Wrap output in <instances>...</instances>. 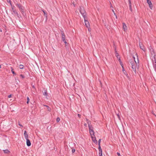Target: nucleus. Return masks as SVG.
I'll use <instances>...</instances> for the list:
<instances>
[{"label":"nucleus","instance_id":"6ab92c4d","mask_svg":"<svg viewBox=\"0 0 156 156\" xmlns=\"http://www.w3.org/2000/svg\"><path fill=\"white\" fill-rule=\"evenodd\" d=\"M5 154H9L10 152L8 150H3Z\"/></svg>","mask_w":156,"mask_h":156},{"label":"nucleus","instance_id":"c03bdc74","mask_svg":"<svg viewBox=\"0 0 156 156\" xmlns=\"http://www.w3.org/2000/svg\"><path fill=\"white\" fill-rule=\"evenodd\" d=\"M0 31L2 32V30L1 29H0Z\"/></svg>","mask_w":156,"mask_h":156},{"label":"nucleus","instance_id":"412c9836","mask_svg":"<svg viewBox=\"0 0 156 156\" xmlns=\"http://www.w3.org/2000/svg\"><path fill=\"white\" fill-rule=\"evenodd\" d=\"M24 66L22 65H19V68L21 69H22L23 68Z\"/></svg>","mask_w":156,"mask_h":156},{"label":"nucleus","instance_id":"9d476101","mask_svg":"<svg viewBox=\"0 0 156 156\" xmlns=\"http://www.w3.org/2000/svg\"><path fill=\"white\" fill-rule=\"evenodd\" d=\"M99 156H102V151L101 149V146L99 147Z\"/></svg>","mask_w":156,"mask_h":156},{"label":"nucleus","instance_id":"aec40b11","mask_svg":"<svg viewBox=\"0 0 156 156\" xmlns=\"http://www.w3.org/2000/svg\"><path fill=\"white\" fill-rule=\"evenodd\" d=\"M43 94L45 96L47 97L48 94L46 90H44V92L43 93Z\"/></svg>","mask_w":156,"mask_h":156},{"label":"nucleus","instance_id":"4468645a","mask_svg":"<svg viewBox=\"0 0 156 156\" xmlns=\"http://www.w3.org/2000/svg\"><path fill=\"white\" fill-rule=\"evenodd\" d=\"M26 139L27 140V146H30L31 145V144L30 140L28 139V138Z\"/></svg>","mask_w":156,"mask_h":156},{"label":"nucleus","instance_id":"ddd939ff","mask_svg":"<svg viewBox=\"0 0 156 156\" xmlns=\"http://www.w3.org/2000/svg\"><path fill=\"white\" fill-rule=\"evenodd\" d=\"M121 66H122V71H123V73L127 76V77H128V74L127 73H126V71H125V69H124V68L123 66V65H121Z\"/></svg>","mask_w":156,"mask_h":156},{"label":"nucleus","instance_id":"0eeeda50","mask_svg":"<svg viewBox=\"0 0 156 156\" xmlns=\"http://www.w3.org/2000/svg\"><path fill=\"white\" fill-rule=\"evenodd\" d=\"M139 46L141 49L142 50L144 51H146V49L143 45L141 43H139Z\"/></svg>","mask_w":156,"mask_h":156},{"label":"nucleus","instance_id":"c9c22d12","mask_svg":"<svg viewBox=\"0 0 156 156\" xmlns=\"http://www.w3.org/2000/svg\"><path fill=\"white\" fill-rule=\"evenodd\" d=\"M88 28V30L89 31H91V29L90 28V27L87 28Z\"/></svg>","mask_w":156,"mask_h":156},{"label":"nucleus","instance_id":"473e14b6","mask_svg":"<svg viewBox=\"0 0 156 156\" xmlns=\"http://www.w3.org/2000/svg\"><path fill=\"white\" fill-rule=\"evenodd\" d=\"M73 6H75V5H75V2H73Z\"/></svg>","mask_w":156,"mask_h":156},{"label":"nucleus","instance_id":"4be33fe9","mask_svg":"<svg viewBox=\"0 0 156 156\" xmlns=\"http://www.w3.org/2000/svg\"><path fill=\"white\" fill-rule=\"evenodd\" d=\"M11 71H12V73L13 74H16L14 71H13V69L12 68V67H11Z\"/></svg>","mask_w":156,"mask_h":156},{"label":"nucleus","instance_id":"c756f323","mask_svg":"<svg viewBox=\"0 0 156 156\" xmlns=\"http://www.w3.org/2000/svg\"><path fill=\"white\" fill-rule=\"evenodd\" d=\"M7 1L8 2H9L10 3V5H11V6H12V4H11V1L10 0H7Z\"/></svg>","mask_w":156,"mask_h":156},{"label":"nucleus","instance_id":"de8ad7c7","mask_svg":"<svg viewBox=\"0 0 156 156\" xmlns=\"http://www.w3.org/2000/svg\"><path fill=\"white\" fill-rule=\"evenodd\" d=\"M136 57L137 56V54H136Z\"/></svg>","mask_w":156,"mask_h":156},{"label":"nucleus","instance_id":"49530a36","mask_svg":"<svg viewBox=\"0 0 156 156\" xmlns=\"http://www.w3.org/2000/svg\"><path fill=\"white\" fill-rule=\"evenodd\" d=\"M112 5H111V7H112Z\"/></svg>","mask_w":156,"mask_h":156},{"label":"nucleus","instance_id":"58836bf2","mask_svg":"<svg viewBox=\"0 0 156 156\" xmlns=\"http://www.w3.org/2000/svg\"><path fill=\"white\" fill-rule=\"evenodd\" d=\"M129 5H131V2H130V0H129Z\"/></svg>","mask_w":156,"mask_h":156},{"label":"nucleus","instance_id":"7c9ffc66","mask_svg":"<svg viewBox=\"0 0 156 156\" xmlns=\"http://www.w3.org/2000/svg\"><path fill=\"white\" fill-rule=\"evenodd\" d=\"M112 12H113V13H114V14L115 15H116V14H115V12H114V10H113L112 9Z\"/></svg>","mask_w":156,"mask_h":156},{"label":"nucleus","instance_id":"bb28decb","mask_svg":"<svg viewBox=\"0 0 156 156\" xmlns=\"http://www.w3.org/2000/svg\"><path fill=\"white\" fill-rule=\"evenodd\" d=\"M75 151V150L74 148H72V151L73 153H74Z\"/></svg>","mask_w":156,"mask_h":156},{"label":"nucleus","instance_id":"79ce46f5","mask_svg":"<svg viewBox=\"0 0 156 156\" xmlns=\"http://www.w3.org/2000/svg\"><path fill=\"white\" fill-rule=\"evenodd\" d=\"M116 57L117 58H118V54L116 55Z\"/></svg>","mask_w":156,"mask_h":156},{"label":"nucleus","instance_id":"dca6fc26","mask_svg":"<svg viewBox=\"0 0 156 156\" xmlns=\"http://www.w3.org/2000/svg\"><path fill=\"white\" fill-rule=\"evenodd\" d=\"M89 133H90V135L91 136H94V131L91 130L90 131H89Z\"/></svg>","mask_w":156,"mask_h":156},{"label":"nucleus","instance_id":"f3484780","mask_svg":"<svg viewBox=\"0 0 156 156\" xmlns=\"http://www.w3.org/2000/svg\"><path fill=\"white\" fill-rule=\"evenodd\" d=\"M152 60L153 62V65L154 68L155 69V70L156 71V63H155V61H154V59H152Z\"/></svg>","mask_w":156,"mask_h":156},{"label":"nucleus","instance_id":"1a4fd4ad","mask_svg":"<svg viewBox=\"0 0 156 156\" xmlns=\"http://www.w3.org/2000/svg\"><path fill=\"white\" fill-rule=\"evenodd\" d=\"M122 25H122L123 29L125 31H126V30H127V27L125 23H123Z\"/></svg>","mask_w":156,"mask_h":156},{"label":"nucleus","instance_id":"f257e3e1","mask_svg":"<svg viewBox=\"0 0 156 156\" xmlns=\"http://www.w3.org/2000/svg\"><path fill=\"white\" fill-rule=\"evenodd\" d=\"M134 62L132 63L131 66L132 69L133 71L136 73V69H138L139 67V60L138 56H136V58L133 57Z\"/></svg>","mask_w":156,"mask_h":156},{"label":"nucleus","instance_id":"e433bc0d","mask_svg":"<svg viewBox=\"0 0 156 156\" xmlns=\"http://www.w3.org/2000/svg\"><path fill=\"white\" fill-rule=\"evenodd\" d=\"M11 97H12V95H11V94H10V95H9L8 96V98H11Z\"/></svg>","mask_w":156,"mask_h":156},{"label":"nucleus","instance_id":"423d86ee","mask_svg":"<svg viewBox=\"0 0 156 156\" xmlns=\"http://www.w3.org/2000/svg\"><path fill=\"white\" fill-rule=\"evenodd\" d=\"M147 2L148 3L150 9L151 10L153 9V5L150 0H147Z\"/></svg>","mask_w":156,"mask_h":156},{"label":"nucleus","instance_id":"4c0bfd02","mask_svg":"<svg viewBox=\"0 0 156 156\" xmlns=\"http://www.w3.org/2000/svg\"><path fill=\"white\" fill-rule=\"evenodd\" d=\"M19 125L20 126H22V127H23V126L20 124V122H19Z\"/></svg>","mask_w":156,"mask_h":156},{"label":"nucleus","instance_id":"c85d7f7f","mask_svg":"<svg viewBox=\"0 0 156 156\" xmlns=\"http://www.w3.org/2000/svg\"><path fill=\"white\" fill-rule=\"evenodd\" d=\"M27 103L28 104L29 103V102L30 101V99L28 97H27Z\"/></svg>","mask_w":156,"mask_h":156},{"label":"nucleus","instance_id":"393cba45","mask_svg":"<svg viewBox=\"0 0 156 156\" xmlns=\"http://www.w3.org/2000/svg\"><path fill=\"white\" fill-rule=\"evenodd\" d=\"M129 9H130V10L131 11V12H132V8L131 5H129Z\"/></svg>","mask_w":156,"mask_h":156},{"label":"nucleus","instance_id":"cd10ccee","mask_svg":"<svg viewBox=\"0 0 156 156\" xmlns=\"http://www.w3.org/2000/svg\"><path fill=\"white\" fill-rule=\"evenodd\" d=\"M101 139H99V140H98V145H99V146H100V142H101Z\"/></svg>","mask_w":156,"mask_h":156},{"label":"nucleus","instance_id":"7ed1b4c3","mask_svg":"<svg viewBox=\"0 0 156 156\" xmlns=\"http://www.w3.org/2000/svg\"><path fill=\"white\" fill-rule=\"evenodd\" d=\"M151 53V56L152 57V59L153 58H154V61H155V63H156V60L155 58V57L156 56L155 54L154 51L153 49H152L151 50H150Z\"/></svg>","mask_w":156,"mask_h":156},{"label":"nucleus","instance_id":"ea45409f","mask_svg":"<svg viewBox=\"0 0 156 156\" xmlns=\"http://www.w3.org/2000/svg\"><path fill=\"white\" fill-rule=\"evenodd\" d=\"M43 11L44 15H45V14H46V13L45 12H44V11L43 10Z\"/></svg>","mask_w":156,"mask_h":156},{"label":"nucleus","instance_id":"5701e85b","mask_svg":"<svg viewBox=\"0 0 156 156\" xmlns=\"http://www.w3.org/2000/svg\"><path fill=\"white\" fill-rule=\"evenodd\" d=\"M11 7H12V11L14 12H15V10L14 9V6H12V5L11 6Z\"/></svg>","mask_w":156,"mask_h":156},{"label":"nucleus","instance_id":"f704fd0d","mask_svg":"<svg viewBox=\"0 0 156 156\" xmlns=\"http://www.w3.org/2000/svg\"><path fill=\"white\" fill-rule=\"evenodd\" d=\"M63 41L64 42V43H65L66 44L67 43V42L66 41V40H65V41Z\"/></svg>","mask_w":156,"mask_h":156},{"label":"nucleus","instance_id":"6e6552de","mask_svg":"<svg viewBox=\"0 0 156 156\" xmlns=\"http://www.w3.org/2000/svg\"><path fill=\"white\" fill-rule=\"evenodd\" d=\"M85 23L86 26L87 28L90 27V24L88 21H87L85 18H84Z\"/></svg>","mask_w":156,"mask_h":156},{"label":"nucleus","instance_id":"f03ea898","mask_svg":"<svg viewBox=\"0 0 156 156\" xmlns=\"http://www.w3.org/2000/svg\"><path fill=\"white\" fill-rule=\"evenodd\" d=\"M80 12L82 15L83 17L84 18L86 14L83 7H80Z\"/></svg>","mask_w":156,"mask_h":156},{"label":"nucleus","instance_id":"9b49d317","mask_svg":"<svg viewBox=\"0 0 156 156\" xmlns=\"http://www.w3.org/2000/svg\"><path fill=\"white\" fill-rule=\"evenodd\" d=\"M91 137L92 139V140L94 142V143H95V144L97 143V141L96 140V137L95 136H91Z\"/></svg>","mask_w":156,"mask_h":156},{"label":"nucleus","instance_id":"20e7f679","mask_svg":"<svg viewBox=\"0 0 156 156\" xmlns=\"http://www.w3.org/2000/svg\"><path fill=\"white\" fill-rule=\"evenodd\" d=\"M86 121L88 125L89 131L93 130V128L91 125H90V122L87 119H86Z\"/></svg>","mask_w":156,"mask_h":156},{"label":"nucleus","instance_id":"b1692460","mask_svg":"<svg viewBox=\"0 0 156 156\" xmlns=\"http://www.w3.org/2000/svg\"><path fill=\"white\" fill-rule=\"evenodd\" d=\"M20 77L22 78V79H23L25 78L24 76L22 74H21L20 75Z\"/></svg>","mask_w":156,"mask_h":156},{"label":"nucleus","instance_id":"a18cd8bd","mask_svg":"<svg viewBox=\"0 0 156 156\" xmlns=\"http://www.w3.org/2000/svg\"><path fill=\"white\" fill-rule=\"evenodd\" d=\"M1 65H0V68H1Z\"/></svg>","mask_w":156,"mask_h":156},{"label":"nucleus","instance_id":"a211bd4d","mask_svg":"<svg viewBox=\"0 0 156 156\" xmlns=\"http://www.w3.org/2000/svg\"><path fill=\"white\" fill-rule=\"evenodd\" d=\"M44 106L47 107V109L48 111L49 112H50L51 111V108H50L48 106L44 105Z\"/></svg>","mask_w":156,"mask_h":156},{"label":"nucleus","instance_id":"39448f33","mask_svg":"<svg viewBox=\"0 0 156 156\" xmlns=\"http://www.w3.org/2000/svg\"><path fill=\"white\" fill-rule=\"evenodd\" d=\"M16 6L18 7L19 10L22 12H23V8L21 4L19 3H17L16 4Z\"/></svg>","mask_w":156,"mask_h":156},{"label":"nucleus","instance_id":"37998d69","mask_svg":"<svg viewBox=\"0 0 156 156\" xmlns=\"http://www.w3.org/2000/svg\"><path fill=\"white\" fill-rule=\"evenodd\" d=\"M152 114H153L155 116V115H155L154 113H152Z\"/></svg>","mask_w":156,"mask_h":156},{"label":"nucleus","instance_id":"a19ab883","mask_svg":"<svg viewBox=\"0 0 156 156\" xmlns=\"http://www.w3.org/2000/svg\"><path fill=\"white\" fill-rule=\"evenodd\" d=\"M78 116L79 117V118H80V116H81V115L79 114H78Z\"/></svg>","mask_w":156,"mask_h":156},{"label":"nucleus","instance_id":"72a5a7b5","mask_svg":"<svg viewBox=\"0 0 156 156\" xmlns=\"http://www.w3.org/2000/svg\"><path fill=\"white\" fill-rule=\"evenodd\" d=\"M84 126L86 127L87 126V124L85 123L84 124Z\"/></svg>","mask_w":156,"mask_h":156},{"label":"nucleus","instance_id":"2eb2a0df","mask_svg":"<svg viewBox=\"0 0 156 156\" xmlns=\"http://www.w3.org/2000/svg\"><path fill=\"white\" fill-rule=\"evenodd\" d=\"M24 135L26 139H27V138H28V135L27 133V132L26 131H25L24 132Z\"/></svg>","mask_w":156,"mask_h":156},{"label":"nucleus","instance_id":"f8f14e48","mask_svg":"<svg viewBox=\"0 0 156 156\" xmlns=\"http://www.w3.org/2000/svg\"><path fill=\"white\" fill-rule=\"evenodd\" d=\"M62 34V41H64L65 40V34H64L63 32V31L61 32Z\"/></svg>","mask_w":156,"mask_h":156},{"label":"nucleus","instance_id":"a878e982","mask_svg":"<svg viewBox=\"0 0 156 156\" xmlns=\"http://www.w3.org/2000/svg\"><path fill=\"white\" fill-rule=\"evenodd\" d=\"M60 120V119L59 118V117H58L57 118V119H56V121L57 122H59Z\"/></svg>","mask_w":156,"mask_h":156},{"label":"nucleus","instance_id":"2f4dec72","mask_svg":"<svg viewBox=\"0 0 156 156\" xmlns=\"http://www.w3.org/2000/svg\"><path fill=\"white\" fill-rule=\"evenodd\" d=\"M117 154L118 155V156H121L120 155V153H119V152H117Z\"/></svg>","mask_w":156,"mask_h":156}]
</instances>
